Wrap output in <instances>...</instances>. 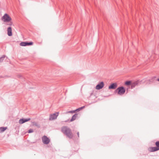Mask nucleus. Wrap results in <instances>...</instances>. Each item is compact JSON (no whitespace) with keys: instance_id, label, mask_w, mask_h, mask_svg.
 <instances>
[{"instance_id":"obj_1","label":"nucleus","mask_w":159,"mask_h":159,"mask_svg":"<svg viewBox=\"0 0 159 159\" xmlns=\"http://www.w3.org/2000/svg\"><path fill=\"white\" fill-rule=\"evenodd\" d=\"M61 132L67 137L70 139H72L73 137L72 130L69 127L67 126H63L61 128Z\"/></svg>"},{"instance_id":"obj_14","label":"nucleus","mask_w":159,"mask_h":159,"mask_svg":"<svg viewBox=\"0 0 159 159\" xmlns=\"http://www.w3.org/2000/svg\"><path fill=\"white\" fill-rule=\"evenodd\" d=\"M7 129V127H0V132H2L5 130Z\"/></svg>"},{"instance_id":"obj_4","label":"nucleus","mask_w":159,"mask_h":159,"mask_svg":"<svg viewBox=\"0 0 159 159\" xmlns=\"http://www.w3.org/2000/svg\"><path fill=\"white\" fill-rule=\"evenodd\" d=\"M43 143L46 144H48L50 142V139L46 136L44 135L42 138Z\"/></svg>"},{"instance_id":"obj_8","label":"nucleus","mask_w":159,"mask_h":159,"mask_svg":"<svg viewBox=\"0 0 159 159\" xmlns=\"http://www.w3.org/2000/svg\"><path fill=\"white\" fill-rule=\"evenodd\" d=\"M32 42H22L20 43V45L22 46H30L33 45Z\"/></svg>"},{"instance_id":"obj_22","label":"nucleus","mask_w":159,"mask_h":159,"mask_svg":"<svg viewBox=\"0 0 159 159\" xmlns=\"http://www.w3.org/2000/svg\"><path fill=\"white\" fill-rule=\"evenodd\" d=\"M85 106H83V107H80L81 108H82V109H83V108H84V107Z\"/></svg>"},{"instance_id":"obj_7","label":"nucleus","mask_w":159,"mask_h":159,"mask_svg":"<svg viewBox=\"0 0 159 159\" xmlns=\"http://www.w3.org/2000/svg\"><path fill=\"white\" fill-rule=\"evenodd\" d=\"M140 84L141 82L139 81V80L132 82L131 84V88L133 89Z\"/></svg>"},{"instance_id":"obj_21","label":"nucleus","mask_w":159,"mask_h":159,"mask_svg":"<svg viewBox=\"0 0 159 159\" xmlns=\"http://www.w3.org/2000/svg\"><path fill=\"white\" fill-rule=\"evenodd\" d=\"M77 135H78V138L79 137V132H78L77 133Z\"/></svg>"},{"instance_id":"obj_18","label":"nucleus","mask_w":159,"mask_h":159,"mask_svg":"<svg viewBox=\"0 0 159 159\" xmlns=\"http://www.w3.org/2000/svg\"><path fill=\"white\" fill-rule=\"evenodd\" d=\"M75 111H76L75 110H74V111H68V112L69 113H75Z\"/></svg>"},{"instance_id":"obj_3","label":"nucleus","mask_w":159,"mask_h":159,"mask_svg":"<svg viewBox=\"0 0 159 159\" xmlns=\"http://www.w3.org/2000/svg\"><path fill=\"white\" fill-rule=\"evenodd\" d=\"M2 19L4 22H6L11 21V19L7 14L6 13L2 17Z\"/></svg>"},{"instance_id":"obj_19","label":"nucleus","mask_w":159,"mask_h":159,"mask_svg":"<svg viewBox=\"0 0 159 159\" xmlns=\"http://www.w3.org/2000/svg\"><path fill=\"white\" fill-rule=\"evenodd\" d=\"M8 22V23L7 24V25H9L10 26H11L12 24V22L10 21Z\"/></svg>"},{"instance_id":"obj_23","label":"nucleus","mask_w":159,"mask_h":159,"mask_svg":"<svg viewBox=\"0 0 159 159\" xmlns=\"http://www.w3.org/2000/svg\"><path fill=\"white\" fill-rule=\"evenodd\" d=\"M157 80L158 81H159V78H158V79H157Z\"/></svg>"},{"instance_id":"obj_9","label":"nucleus","mask_w":159,"mask_h":159,"mask_svg":"<svg viewBox=\"0 0 159 159\" xmlns=\"http://www.w3.org/2000/svg\"><path fill=\"white\" fill-rule=\"evenodd\" d=\"M104 85V83L103 82H101L96 85V89L98 90L101 89L103 87Z\"/></svg>"},{"instance_id":"obj_12","label":"nucleus","mask_w":159,"mask_h":159,"mask_svg":"<svg viewBox=\"0 0 159 159\" xmlns=\"http://www.w3.org/2000/svg\"><path fill=\"white\" fill-rule=\"evenodd\" d=\"M7 34L9 36L12 35V29L11 27H9L7 29Z\"/></svg>"},{"instance_id":"obj_15","label":"nucleus","mask_w":159,"mask_h":159,"mask_svg":"<svg viewBox=\"0 0 159 159\" xmlns=\"http://www.w3.org/2000/svg\"><path fill=\"white\" fill-rule=\"evenodd\" d=\"M132 82L130 81H127L125 82V84L126 85H131Z\"/></svg>"},{"instance_id":"obj_6","label":"nucleus","mask_w":159,"mask_h":159,"mask_svg":"<svg viewBox=\"0 0 159 159\" xmlns=\"http://www.w3.org/2000/svg\"><path fill=\"white\" fill-rule=\"evenodd\" d=\"M156 147H151V151L152 152L156 151L159 150V141H157L155 143Z\"/></svg>"},{"instance_id":"obj_16","label":"nucleus","mask_w":159,"mask_h":159,"mask_svg":"<svg viewBox=\"0 0 159 159\" xmlns=\"http://www.w3.org/2000/svg\"><path fill=\"white\" fill-rule=\"evenodd\" d=\"M5 57V55H3V56L0 57V62H2L3 60Z\"/></svg>"},{"instance_id":"obj_11","label":"nucleus","mask_w":159,"mask_h":159,"mask_svg":"<svg viewBox=\"0 0 159 159\" xmlns=\"http://www.w3.org/2000/svg\"><path fill=\"white\" fill-rule=\"evenodd\" d=\"M117 86V85L115 83H113L112 84L109 86L108 88L109 89H115L116 88Z\"/></svg>"},{"instance_id":"obj_2","label":"nucleus","mask_w":159,"mask_h":159,"mask_svg":"<svg viewBox=\"0 0 159 159\" xmlns=\"http://www.w3.org/2000/svg\"><path fill=\"white\" fill-rule=\"evenodd\" d=\"M125 90L123 86H120L115 91V93H117V94L120 95H123L125 92Z\"/></svg>"},{"instance_id":"obj_10","label":"nucleus","mask_w":159,"mask_h":159,"mask_svg":"<svg viewBox=\"0 0 159 159\" xmlns=\"http://www.w3.org/2000/svg\"><path fill=\"white\" fill-rule=\"evenodd\" d=\"M30 120V118H28L26 119L22 118L20 119L19 120V123L20 124H22L25 122H27Z\"/></svg>"},{"instance_id":"obj_17","label":"nucleus","mask_w":159,"mask_h":159,"mask_svg":"<svg viewBox=\"0 0 159 159\" xmlns=\"http://www.w3.org/2000/svg\"><path fill=\"white\" fill-rule=\"evenodd\" d=\"M33 132V130L32 129H30L28 130V133H31Z\"/></svg>"},{"instance_id":"obj_5","label":"nucleus","mask_w":159,"mask_h":159,"mask_svg":"<svg viewBox=\"0 0 159 159\" xmlns=\"http://www.w3.org/2000/svg\"><path fill=\"white\" fill-rule=\"evenodd\" d=\"M58 115L59 112H58L50 115L49 118V120H51L56 119Z\"/></svg>"},{"instance_id":"obj_20","label":"nucleus","mask_w":159,"mask_h":159,"mask_svg":"<svg viewBox=\"0 0 159 159\" xmlns=\"http://www.w3.org/2000/svg\"><path fill=\"white\" fill-rule=\"evenodd\" d=\"M81 109H82V108H81V107H80V108H78L77 109H76L75 110V111H79L81 110Z\"/></svg>"},{"instance_id":"obj_24","label":"nucleus","mask_w":159,"mask_h":159,"mask_svg":"<svg viewBox=\"0 0 159 159\" xmlns=\"http://www.w3.org/2000/svg\"><path fill=\"white\" fill-rule=\"evenodd\" d=\"M67 120H66V121H65V122H67Z\"/></svg>"},{"instance_id":"obj_13","label":"nucleus","mask_w":159,"mask_h":159,"mask_svg":"<svg viewBox=\"0 0 159 159\" xmlns=\"http://www.w3.org/2000/svg\"><path fill=\"white\" fill-rule=\"evenodd\" d=\"M78 116L77 114H75L72 117L71 119L70 120V122L74 120H75L76 118Z\"/></svg>"}]
</instances>
